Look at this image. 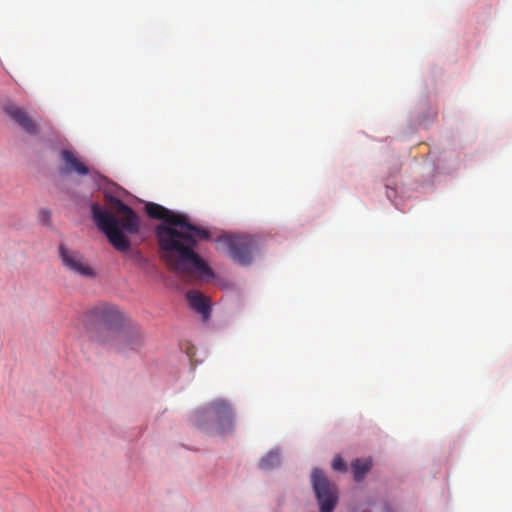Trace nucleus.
Here are the masks:
<instances>
[{"instance_id":"nucleus-1","label":"nucleus","mask_w":512,"mask_h":512,"mask_svg":"<svg viewBox=\"0 0 512 512\" xmlns=\"http://www.w3.org/2000/svg\"><path fill=\"white\" fill-rule=\"evenodd\" d=\"M145 211L149 217L162 220L155 228L159 257L166 267L182 278L213 276L209 265L195 251L199 241L207 240L211 233L192 224L187 215L171 211L164 206L148 202Z\"/></svg>"},{"instance_id":"nucleus-2","label":"nucleus","mask_w":512,"mask_h":512,"mask_svg":"<svg viewBox=\"0 0 512 512\" xmlns=\"http://www.w3.org/2000/svg\"><path fill=\"white\" fill-rule=\"evenodd\" d=\"M82 322L85 329L92 333V340L100 345L115 346L124 350L136 349L143 342L139 328L126 325L123 314L107 303L91 308L83 316Z\"/></svg>"},{"instance_id":"nucleus-3","label":"nucleus","mask_w":512,"mask_h":512,"mask_svg":"<svg viewBox=\"0 0 512 512\" xmlns=\"http://www.w3.org/2000/svg\"><path fill=\"white\" fill-rule=\"evenodd\" d=\"M107 201L113 212L102 208L98 203H93L91 205L92 219L116 250L128 252L131 245L126 234H139L140 219L137 213L119 198L110 196Z\"/></svg>"},{"instance_id":"nucleus-4","label":"nucleus","mask_w":512,"mask_h":512,"mask_svg":"<svg viewBox=\"0 0 512 512\" xmlns=\"http://www.w3.org/2000/svg\"><path fill=\"white\" fill-rule=\"evenodd\" d=\"M311 483L320 506V512H333L338 502V490L336 485L330 482L325 474L318 468L312 471Z\"/></svg>"},{"instance_id":"nucleus-5","label":"nucleus","mask_w":512,"mask_h":512,"mask_svg":"<svg viewBox=\"0 0 512 512\" xmlns=\"http://www.w3.org/2000/svg\"><path fill=\"white\" fill-rule=\"evenodd\" d=\"M228 250L230 257L240 265H248L252 260L255 241L251 236L226 235L219 239Z\"/></svg>"},{"instance_id":"nucleus-6","label":"nucleus","mask_w":512,"mask_h":512,"mask_svg":"<svg viewBox=\"0 0 512 512\" xmlns=\"http://www.w3.org/2000/svg\"><path fill=\"white\" fill-rule=\"evenodd\" d=\"M3 111L25 133L33 136L39 133L38 125L21 106L7 102L3 106Z\"/></svg>"},{"instance_id":"nucleus-7","label":"nucleus","mask_w":512,"mask_h":512,"mask_svg":"<svg viewBox=\"0 0 512 512\" xmlns=\"http://www.w3.org/2000/svg\"><path fill=\"white\" fill-rule=\"evenodd\" d=\"M59 255L64 266L84 277H94L95 272L83 260V257L74 251H70L65 245L59 246Z\"/></svg>"},{"instance_id":"nucleus-8","label":"nucleus","mask_w":512,"mask_h":512,"mask_svg":"<svg viewBox=\"0 0 512 512\" xmlns=\"http://www.w3.org/2000/svg\"><path fill=\"white\" fill-rule=\"evenodd\" d=\"M61 159L64 173H76L78 175H87L89 173V168L83 164L72 151L67 149L62 150Z\"/></svg>"},{"instance_id":"nucleus-9","label":"nucleus","mask_w":512,"mask_h":512,"mask_svg":"<svg viewBox=\"0 0 512 512\" xmlns=\"http://www.w3.org/2000/svg\"><path fill=\"white\" fill-rule=\"evenodd\" d=\"M186 298L191 308L200 313L204 319L210 316V303L203 293L197 290H190L187 292Z\"/></svg>"},{"instance_id":"nucleus-10","label":"nucleus","mask_w":512,"mask_h":512,"mask_svg":"<svg viewBox=\"0 0 512 512\" xmlns=\"http://www.w3.org/2000/svg\"><path fill=\"white\" fill-rule=\"evenodd\" d=\"M372 467V459L357 458L351 462V469L353 471V477L356 482H360L364 479L365 475L370 471Z\"/></svg>"},{"instance_id":"nucleus-11","label":"nucleus","mask_w":512,"mask_h":512,"mask_svg":"<svg viewBox=\"0 0 512 512\" xmlns=\"http://www.w3.org/2000/svg\"><path fill=\"white\" fill-rule=\"evenodd\" d=\"M211 408L214 411L220 422L230 423L233 417V412L230 405L224 400H217L211 404Z\"/></svg>"},{"instance_id":"nucleus-12","label":"nucleus","mask_w":512,"mask_h":512,"mask_svg":"<svg viewBox=\"0 0 512 512\" xmlns=\"http://www.w3.org/2000/svg\"><path fill=\"white\" fill-rule=\"evenodd\" d=\"M281 456L279 451L272 450L269 451L265 456H263L259 462V467L263 470H269L277 467L280 464Z\"/></svg>"},{"instance_id":"nucleus-13","label":"nucleus","mask_w":512,"mask_h":512,"mask_svg":"<svg viewBox=\"0 0 512 512\" xmlns=\"http://www.w3.org/2000/svg\"><path fill=\"white\" fill-rule=\"evenodd\" d=\"M332 468L335 471H339V472H346L347 471L346 463L344 462V460L340 456H336L333 459Z\"/></svg>"},{"instance_id":"nucleus-14","label":"nucleus","mask_w":512,"mask_h":512,"mask_svg":"<svg viewBox=\"0 0 512 512\" xmlns=\"http://www.w3.org/2000/svg\"><path fill=\"white\" fill-rule=\"evenodd\" d=\"M40 214H41V217H42L43 221H45V222H49L50 221V216L51 215H50V212L48 210H42L40 212Z\"/></svg>"}]
</instances>
